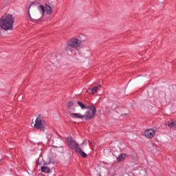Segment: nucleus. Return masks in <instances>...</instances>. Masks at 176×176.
Listing matches in <instances>:
<instances>
[{"instance_id":"4468645a","label":"nucleus","mask_w":176,"mask_h":176,"mask_svg":"<svg viewBox=\"0 0 176 176\" xmlns=\"http://www.w3.org/2000/svg\"><path fill=\"white\" fill-rule=\"evenodd\" d=\"M77 104L78 105H79V107H80L81 109H87V108L89 107V106L83 104V102L80 101L77 102Z\"/></svg>"},{"instance_id":"6ab92c4d","label":"nucleus","mask_w":176,"mask_h":176,"mask_svg":"<svg viewBox=\"0 0 176 176\" xmlns=\"http://www.w3.org/2000/svg\"><path fill=\"white\" fill-rule=\"evenodd\" d=\"M37 164H39V163H38V162H37Z\"/></svg>"},{"instance_id":"f3484780","label":"nucleus","mask_w":176,"mask_h":176,"mask_svg":"<svg viewBox=\"0 0 176 176\" xmlns=\"http://www.w3.org/2000/svg\"><path fill=\"white\" fill-rule=\"evenodd\" d=\"M47 138H48V140H49V139H51V138H52V135H51L50 134L48 135H47Z\"/></svg>"},{"instance_id":"f03ea898","label":"nucleus","mask_w":176,"mask_h":176,"mask_svg":"<svg viewBox=\"0 0 176 176\" xmlns=\"http://www.w3.org/2000/svg\"><path fill=\"white\" fill-rule=\"evenodd\" d=\"M82 45V41L80 39L72 38L68 42L65 47L66 52H71V53H75L76 50H78V47H80Z\"/></svg>"},{"instance_id":"0eeeda50","label":"nucleus","mask_w":176,"mask_h":176,"mask_svg":"<svg viewBox=\"0 0 176 176\" xmlns=\"http://www.w3.org/2000/svg\"><path fill=\"white\" fill-rule=\"evenodd\" d=\"M70 116L73 119H85V116H82L80 113H70Z\"/></svg>"},{"instance_id":"2eb2a0df","label":"nucleus","mask_w":176,"mask_h":176,"mask_svg":"<svg viewBox=\"0 0 176 176\" xmlns=\"http://www.w3.org/2000/svg\"><path fill=\"white\" fill-rule=\"evenodd\" d=\"M38 10H39V12H40V13H41V14H45V6H39L38 7Z\"/></svg>"},{"instance_id":"423d86ee","label":"nucleus","mask_w":176,"mask_h":176,"mask_svg":"<svg viewBox=\"0 0 176 176\" xmlns=\"http://www.w3.org/2000/svg\"><path fill=\"white\" fill-rule=\"evenodd\" d=\"M155 134H156L155 130L147 129L144 131L143 135H144L146 138H153L155 137Z\"/></svg>"},{"instance_id":"f257e3e1","label":"nucleus","mask_w":176,"mask_h":176,"mask_svg":"<svg viewBox=\"0 0 176 176\" xmlns=\"http://www.w3.org/2000/svg\"><path fill=\"white\" fill-rule=\"evenodd\" d=\"M14 17L10 14H5L0 19V27L6 31L13 30Z\"/></svg>"},{"instance_id":"7ed1b4c3","label":"nucleus","mask_w":176,"mask_h":176,"mask_svg":"<svg viewBox=\"0 0 176 176\" xmlns=\"http://www.w3.org/2000/svg\"><path fill=\"white\" fill-rule=\"evenodd\" d=\"M87 109H89V111H86L84 118L85 120H91V119L96 116V113H97V109L94 106L89 105Z\"/></svg>"},{"instance_id":"dca6fc26","label":"nucleus","mask_w":176,"mask_h":176,"mask_svg":"<svg viewBox=\"0 0 176 176\" xmlns=\"http://www.w3.org/2000/svg\"><path fill=\"white\" fill-rule=\"evenodd\" d=\"M74 103L72 101H70L67 103V107L69 109H73L75 111V108H74Z\"/></svg>"},{"instance_id":"39448f33","label":"nucleus","mask_w":176,"mask_h":176,"mask_svg":"<svg viewBox=\"0 0 176 176\" xmlns=\"http://www.w3.org/2000/svg\"><path fill=\"white\" fill-rule=\"evenodd\" d=\"M66 142L67 145L71 148V149H73L75 152L80 147L79 146V144L75 141L72 138L68 137L66 139Z\"/></svg>"},{"instance_id":"ddd939ff","label":"nucleus","mask_w":176,"mask_h":176,"mask_svg":"<svg viewBox=\"0 0 176 176\" xmlns=\"http://www.w3.org/2000/svg\"><path fill=\"white\" fill-rule=\"evenodd\" d=\"M41 171H42V173H50V168H49L47 166H42Z\"/></svg>"},{"instance_id":"f8f14e48","label":"nucleus","mask_w":176,"mask_h":176,"mask_svg":"<svg viewBox=\"0 0 176 176\" xmlns=\"http://www.w3.org/2000/svg\"><path fill=\"white\" fill-rule=\"evenodd\" d=\"M168 126L170 129H176V120L169 122Z\"/></svg>"},{"instance_id":"1a4fd4ad","label":"nucleus","mask_w":176,"mask_h":176,"mask_svg":"<svg viewBox=\"0 0 176 176\" xmlns=\"http://www.w3.org/2000/svg\"><path fill=\"white\" fill-rule=\"evenodd\" d=\"M76 153H77L78 155H80L82 157H85V158L87 157V154L83 152V151H82V148H80V147H78V149L76 151Z\"/></svg>"},{"instance_id":"20e7f679","label":"nucleus","mask_w":176,"mask_h":176,"mask_svg":"<svg viewBox=\"0 0 176 176\" xmlns=\"http://www.w3.org/2000/svg\"><path fill=\"white\" fill-rule=\"evenodd\" d=\"M46 126V122L41 116H38L35 120L34 128L37 130H41V131H45V126Z\"/></svg>"},{"instance_id":"6e6552de","label":"nucleus","mask_w":176,"mask_h":176,"mask_svg":"<svg viewBox=\"0 0 176 176\" xmlns=\"http://www.w3.org/2000/svg\"><path fill=\"white\" fill-rule=\"evenodd\" d=\"M100 88L98 87H94V88H89L87 90V93H89V94H96V93H98V90Z\"/></svg>"},{"instance_id":"9b49d317","label":"nucleus","mask_w":176,"mask_h":176,"mask_svg":"<svg viewBox=\"0 0 176 176\" xmlns=\"http://www.w3.org/2000/svg\"><path fill=\"white\" fill-rule=\"evenodd\" d=\"M126 157V154H120L117 157V161L120 163V162H123L124 160V158Z\"/></svg>"},{"instance_id":"9d476101","label":"nucleus","mask_w":176,"mask_h":176,"mask_svg":"<svg viewBox=\"0 0 176 176\" xmlns=\"http://www.w3.org/2000/svg\"><path fill=\"white\" fill-rule=\"evenodd\" d=\"M45 12L47 14H52L53 13V10H52V7L48 4H45Z\"/></svg>"},{"instance_id":"a211bd4d","label":"nucleus","mask_w":176,"mask_h":176,"mask_svg":"<svg viewBox=\"0 0 176 176\" xmlns=\"http://www.w3.org/2000/svg\"><path fill=\"white\" fill-rule=\"evenodd\" d=\"M29 17H31V15H30V14L29 13Z\"/></svg>"}]
</instances>
